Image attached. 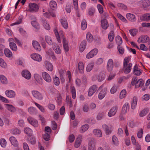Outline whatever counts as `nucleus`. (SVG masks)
I'll use <instances>...</instances> for the list:
<instances>
[{"label": "nucleus", "mask_w": 150, "mask_h": 150, "mask_svg": "<svg viewBox=\"0 0 150 150\" xmlns=\"http://www.w3.org/2000/svg\"><path fill=\"white\" fill-rule=\"evenodd\" d=\"M78 69L80 73H83L84 72V66L82 62H79L78 65Z\"/></svg>", "instance_id": "obj_32"}, {"label": "nucleus", "mask_w": 150, "mask_h": 150, "mask_svg": "<svg viewBox=\"0 0 150 150\" xmlns=\"http://www.w3.org/2000/svg\"><path fill=\"white\" fill-rule=\"evenodd\" d=\"M117 6L120 8L122 9L123 10H126L127 9V7L125 4L121 3H119L117 4Z\"/></svg>", "instance_id": "obj_60"}, {"label": "nucleus", "mask_w": 150, "mask_h": 150, "mask_svg": "<svg viewBox=\"0 0 150 150\" xmlns=\"http://www.w3.org/2000/svg\"><path fill=\"white\" fill-rule=\"evenodd\" d=\"M6 96L9 98H13L16 96V93L13 91L11 90H8L5 92Z\"/></svg>", "instance_id": "obj_8"}, {"label": "nucleus", "mask_w": 150, "mask_h": 150, "mask_svg": "<svg viewBox=\"0 0 150 150\" xmlns=\"http://www.w3.org/2000/svg\"><path fill=\"white\" fill-rule=\"evenodd\" d=\"M22 76L27 79H29L31 77L30 73L28 70H24L22 72Z\"/></svg>", "instance_id": "obj_16"}, {"label": "nucleus", "mask_w": 150, "mask_h": 150, "mask_svg": "<svg viewBox=\"0 0 150 150\" xmlns=\"http://www.w3.org/2000/svg\"><path fill=\"white\" fill-rule=\"evenodd\" d=\"M141 19L144 21H149L150 20V13H146L143 15Z\"/></svg>", "instance_id": "obj_45"}, {"label": "nucleus", "mask_w": 150, "mask_h": 150, "mask_svg": "<svg viewBox=\"0 0 150 150\" xmlns=\"http://www.w3.org/2000/svg\"><path fill=\"white\" fill-rule=\"evenodd\" d=\"M113 62L112 59H110L108 61L107 66V69L109 71H111L113 67Z\"/></svg>", "instance_id": "obj_9"}, {"label": "nucleus", "mask_w": 150, "mask_h": 150, "mask_svg": "<svg viewBox=\"0 0 150 150\" xmlns=\"http://www.w3.org/2000/svg\"><path fill=\"white\" fill-rule=\"evenodd\" d=\"M34 76L36 81L38 83H39L42 80L41 76L38 74H35Z\"/></svg>", "instance_id": "obj_53"}, {"label": "nucleus", "mask_w": 150, "mask_h": 150, "mask_svg": "<svg viewBox=\"0 0 150 150\" xmlns=\"http://www.w3.org/2000/svg\"><path fill=\"white\" fill-rule=\"evenodd\" d=\"M53 45V48L55 52L57 54H60L61 52V50L59 46L55 43Z\"/></svg>", "instance_id": "obj_25"}, {"label": "nucleus", "mask_w": 150, "mask_h": 150, "mask_svg": "<svg viewBox=\"0 0 150 150\" xmlns=\"http://www.w3.org/2000/svg\"><path fill=\"white\" fill-rule=\"evenodd\" d=\"M9 45L10 48L12 50L16 51L17 50V48L16 45L14 43L11 44Z\"/></svg>", "instance_id": "obj_55"}, {"label": "nucleus", "mask_w": 150, "mask_h": 150, "mask_svg": "<svg viewBox=\"0 0 150 150\" xmlns=\"http://www.w3.org/2000/svg\"><path fill=\"white\" fill-rule=\"evenodd\" d=\"M129 108V104L128 103H125L123 105L122 108V111L124 113H126L127 110H128Z\"/></svg>", "instance_id": "obj_29"}, {"label": "nucleus", "mask_w": 150, "mask_h": 150, "mask_svg": "<svg viewBox=\"0 0 150 150\" xmlns=\"http://www.w3.org/2000/svg\"><path fill=\"white\" fill-rule=\"evenodd\" d=\"M108 38L111 42H112L114 38V32L113 30H112L109 33L108 35Z\"/></svg>", "instance_id": "obj_38"}, {"label": "nucleus", "mask_w": 150, "mask_h": 150, "mask_svg": "<svg viewBox=\"0 0 150 150\" xmlns=\"http://www.w3.org/2000/svg\"><path fill=\"white\" fill-rule=\"evenodd\" d=\"M31 57L34 60L38 62L42 60V57L40 54L37 53H33L31 55Z\"/></svg>", "instance_id": "obj_12"}, {"label": "nucleus", "mask_w": 150, "mask_h": 150, "mask_svg": "<svg viewBox=\"0 0 150 150\" xmlns=\"http://www.w3.org/2000/svg\"><path fill=\"white\" fill-rule=\"evenodd\" d=\"M126 16L127 18L131 22H134L136 21V16L133 14L131 13H128L126 14Z\"/></svg>", "instance_id": "obj_15"}, {"label": "nucleus", "mask_w": 150, "mask_h": 150, "mask_svg": "<svg viewBox=\"0 0 150 150\" xmlns=\"http://www.w3.org/2000/svg\"><path fill=\"white\" fill-rule=\"evenodd\" d=\"M60 21L62 26L65 29H67L68 26V25L66 18L64 17L62 18L60 20Z\"/></svg>", "instance_id": "obj_23"}, {"label": "nucleus", "mask_w": 150, "mask_h": 150, "mask_svg": "<svg viewBox=\"0 0 150 150\" xmlns=\"http://www.w3.org/2000/svg\"><path fill=\"white\" fill-rule=\"evenodd\" d=\"M115 40L118 46L120 45L122 42V38L119 35L117 36L115 38Z\"/></svg>", "instance_id": "obj_42"}, {"label": "nucleus", "mask_w": 150, "mask_h": 150, "mask_svg": "<svg viewBox=\"0 0 150 150\" xmlns=\"http://www.w3.org/2000/svg\"><path fill=\"white\" fill-rule=\"evenodd\" d=\"M29 9L28 11L30 12H34L38 11L39 9V6L34 3H30L29 4Z\"/></svg>", "instance_id": "obj_1"}, {"label": "nucleus", "mask_w": 150, "mask_h": 150, "mask_svg": "<svg viewBox=\"0 0 150 150\" xmlns=\"http://www.w3.org/2000/svg\"><path fill=\"white\" fill-rule=\"evenodd\" d=\"M117 17L123 22H124L125 23L127 22V20H126V19L124 17L122 16L120 14L117 13Z\"/></svg>", "instance_id": "obj_59"}, {"label": "nucleus", "mask_w": 150, "mask_h": 150, "mask_svg": "<svg viewBox=\"0 0 150 150\" xmlns=\"http://www.w3.org/2000/svg\"><path fill=\"white\" fill-rule=\"evenodd\" d=\"M42 78L47 82H50L52 81V79L49 74L46 72L42 73Z\"/></svg>", "instance_id": "obj_4"}, {"label": "nucleus", "mask_w": 150, "mask_h": 150, "mask_svg": "<svg viewBox=\"0 0 150 150\" xmlns=\"http://www.w3.org/2000/svg\"><path fill=\"white\" fill-rule=\"evenodd\" d=\"M98 52L97 49L96 48L93 49L87 54L86 58L89 59L93 57L97 54Z\"/></svg>", "instance_id": "obj_3"}, {"label": "nucleus", "mask_w": 150, "mask_h": 150, "mask_svg": "<svg viewBox=\"0 0 150 150\" xmlns=\"http://www.w3.org/2000/svg\"><path fill=\"white\" fill-rule=\"evenodd\" d=\"M86 37L87 40L88 42H91L93 40V36L90 33H87Z\"/></svg>", "instance_id": "obj_44"}, {"label": "nucleus", "mask_w": 150, "mask_h": 150, "mask_svg": "<svg viewBox=\"0 0 150 150\" xmlns=\"http://www.w3.org/2000/svg\"><path fill=\"white\" fill-rule=\"evenodd\" d=\"M53 82L54 84L56 86H58L60 83L59 79V78L56 76L54 77Z\"/></svg>", "instance_id": "obj_49"}, {"label": "nucleus", "mask_w": 150, "mask_h": 150, "mask_svg": "<svg viewBox=\"0 0 150 150\" xmlns=\"http://www.w3.org/2000/svg\"><path fill=\"white\" fill-rule=\"evenodd\" d=\"M4 54L6 57H10L12 56V53L11 51L8 48H6L4 50Z\"/></svg>", "instance_id": "obj_34"}, {"label": "nucleus", "mask_w": 150, "mask_h": 150, "mask_svg": "<svg viewBox=\"0 0 150 150\" xmlns=\"http://www.w3.org/2000/svg\"><path fill=\"white\" fill-rule=\"evenodd\" d=\"M50 8L52 10H54L57 7V4L55 1H50Z\"/></svg>", "instance_id": "obj_48"}, {"label": "nucleus", "mask_w": 150, "mask_h": 150, "mask_svg": "<svg viewBox=\"0 0 150 150\" xmlns=\"http://www.w3.org/2000/svg\"><path fill=\"white\" fill-rule=\"evenodd\" d=\"M97 8L100 13L102 14L103 13V8L102 5L100 4H98L97 5Z\"/></svg>", "instance_id": "obj_62"}, {"label": "nucleus", "mask_w": 150, "mask_h": 150, "mask_svg": "<svg viewBox=\"0 0 150 150\" xmlns=\"http://www.w3.org/2000/svg\"><path fill=\"white\" fill-rule=\"evenodd\" d=\"M43 25L45 28L47 30H49L50 29V27L49 24L47 23L46 21L45 20L43 23Z\"/></svg>", "instance_id": "obj_64"}, {"label": "nucleus", "mask_w": 150, "mask_h": 150, "mask_svg": "<svg viewBox=\"0 0 150 150\" xmlns=\"http://www.w3.org/2000/svg\"><path fill=\"white\" fill-rule=\"evenodd\" d=\"M24 129L25 133L28 134V135H29L32 134V131L29 128L26 127L24 128Z\"/></svg>", "instance_id": "obj_54"}, {"label": "nucleus", "mask_w": 150, "mask_h": 150, "mask_svg": "<svg viewBox=\"0 0 150 150\" xmlns=\"http://www.w3.org/2000/svg\"><path fill=\"white\" fill-rule=\"evenodd\" d=\"M44 66L49 71H52L53 69V66L52 64L50 62L45 61L44 62Z\"/></svg>", "instance_id": "obj_19"}, {"label": "nucleus", "mask_w": 150, "mask_h": 150, "mask_svg": "<svg viewBox=\"0 0 150 150\" xmlns=\"http://www.w3.org/2000/svg\"><path fill=\"white\" fill-rule=\"evenodd\" d=\"M82 140V135H79L75 142L74 146L76 148H77L80 146Z\"/></svg>", "instance_id": "obj_11"}, {"label": "nucleus", "mask_w": 150, "mask_h": 150, "mask_svg": "<svg viewBox=\"0 0 150 150\" xmlns=\"http://www.w3.org/2000/svg\"><path fill=\"white\" fill-rule=\"evenodd\" d=\"M137 97L134 96L132 101L131 107L132 109L134 110L135 108L137 106Z\"/></svg>", "instance_id": "obj_24"}, {"label": "nucleus", "mask_w": 150, "mask_h": 150, "mask_svg": "<svg viewBox=\"0 0 150 150\" xmlns=\"http://www.w3.org/2000/svg\"><path fill=\"white\" fill-rule=\"evenodd\" d=\"M112 143L116 146H118L119 141L117 137L115 135H113L112 137Z\"/></svg>", "instance_id": "obj_39"}, {"label": "nucleus", "mask_w": 150, "mask_h": 150, "mask_svg": "<svg viewBox=\"0 0 150 150\" xmlns=\"http://www.w3.org/2000/svg\"><path fill=\"white\" fill-rule=\"evenodd\" d=\"M63 44L64 49L65 51L68 52L69 51V47L67 42L65 39L63 38Z\"/></svg>", "instance_id": "obj_33"}, {"label": "nucleus", "mask_w": 150, "mask_h": 150, "mask_svg": "<svg viewBox=\"0 0 150 150\" xmlns=\"http://www.w3.org/2000/svg\"><path fill=\"white\" fill-rule=\"evenodd\" d=\"M11 144L15 147H18V144L16 139L13 136L9 138Z\"/></svg>", "instance_id": "obj_20"}, {"label": "nucleus", "mask_w": 150, "mask_h": 150, "mask_svg": "<svg viewBox=\"0 0 150 150\" xmlns=\"http://www.w3.org/2000/svg\"><path fill=\"white\" fill-rule=\"evenodd\" d=\"M105 113L104 112H102L98 115L97 118L98 120H100L105 117Z\"/></svg>", "instance_id": "obj_52"}, {"label": "nucleus", "mask_w": 150, "mask_h": 150, "mask_svg": "<svg viewBox=\"0 0 150 150\" xmlns=\"http://www.w3.org/2000/svg\"><path fill=\"white\" fill-rule=\"evenodd\" d=\"M138 83H139L138 85L137 84L135 86L136 88L142 86L144 84V82L143 81L142 79H140L138 80Z\"/></svg>", "instance_id": "obj_58"}, {"label": "nucleus", "mask_w": 150, "mask_h": 150, "mask_svg": "<svg viewBox=\"0 0 150 150\" xmlns=\"http://www.w3.org/2000/svg\"><path fill=\"white\" fill-rule=\"evenodd\" d=\"M87 23L85 19H83L81 23V28L82 30H85L87 28Z\"/></svg>", "instance_id": "obj_51"}, {"label": "nucleus", "mask_w": 150, "mask_h": 150, "mask_svg": "<svg viewBox=\"0 0 150 150\" xmlns=\"http://www.w3.org/2000/svg\"><path fill=\"white\" fill-rule=\"evenodd\" d=\"M105 74L104 72L100 73L97 76V79L98 81L101 82L103 81L105 78Z\"/></svg>", "instance_id": "obj_31"}, {"label": "nucleus", "mask_w": 150, "mask_h": 150, "mask_svg": "<svg viewBox=\"0 0 150 150\" xmlns=\"http://www.w3.org/2000/svg\"><path fill=\"white\" fill-rule=\"evenodd\" d=\"M132 64L129 63L128 65L125 67H123V70L124 71V72L125 74H127L129 73L132 69Z\"/></svg>", "instance_id": "obj_18"}, {"label": "nucleus", "mask_w": 150, "mask_h": 150, "mask_svg": "<svg viewBox=\"0 0 150 150\" xmlns=\"http://www.w3.org/2000/svg\"><path fill=\"white\" fill-rule=\"evenodd\" d=\"M89 127V126L88 124L83 125L80 128V132L81 133H83L87 130Z\"/></svg>", "instance_id": "obj_35"}, {"label": "nucleus", "mask_w": 150, "mask_h": 150, "mask_svg": "<svg viewBox=\"0 0 150 150\" xmlns=\"http://www.w3.org/2000/svg\"><path fill=\"white\" fill-rule=\"evenodd\" d=\"M71 90L72 98L73 99H75L76 97V92L75 87L74 86H72L71 88Z\"/></svg>", "instance_id": "obj_50"}, {"label": "nucleus", "mask_w": 150, "mask_h": 150, "mask_svg": "<svg viewBox=\"0 0 150 150\" xmlns=\"http://www.w3.org/2000/svg\"><path fill=\"white\" fill-rule=\"evenodd\" d=\"M149 37L147 35H142L140 36L137 40V42L139 43L146 42L149 39Z\"/></svg>", "instance_id": "obj_13"}, {"label": "nucleus", "mask_w": 150, "mask_h": 150, "mask_svg": "<svg viewBox=\"0 0 150 150\" xmlns=\"http://www.w3.org/2000/svg\"><path fill=\"white\" fill-rule=\"evenodd\" d=\"M129 33L132 36H134L136 35L137 31L136 29H133L129 30Z\"/></svg>", "instance_id": "obj_63"}, {"label": "nucleus", "mask_w": 150, "mask_h": 150, "mask_svg": "<svg viewBox=\"0 0 150 150\" xmlns=\"http://www.w3.org/2000/svg\"><path fill=\"white\" fill-rule=\"evenodd\" d=\"M89 107L88 104H85L82 107V110L84 112H87L89 110Z\"/></svg>", "instance_id": "obj_61"}, {"label": "nucleus", "mask_w": 150, "mask_h": 150, "mask_svg": "<svg viewBox=\"0 0 150 150\" xmlns=\"http://www.w3.org/2000/svg\"><path fill=\"white\" fill-rule=\"evenodd\" d=\"M45 40L46 42L50 45L54 44L51 38L47 35L45 36Z\"/></svg>", "instance_id": "obj_40"}, {"label": "nucleus", "mask_w": 150, "mask_h": 150, "mask_svg": "<svg viewBox=\"0 0 150 150\" xmlns=\"http://www.w3.org/2000/svg\"><path fill=\"white\" fill-rule=\"evenodd\" d=\"M102 127L105 130V133L107 135L110 134L112 132V128L105 124H104L102 125Z\"/></svg>", "instance_id": "obj_22"}, {"label": "nucleus", "mask_w": 150, "mask_h": 150, "mask_svg": "<svg viewBox=\"0 0 150 150\" xmlns=\"http://www.w3.org/2000/svg\"><path fill=\"white\" fill-rule=\"evenodd\" d=\"M0 66L3 68H6L7 67V65L6 63L5 62L4 60L0 58Z\"/></svg>", "instance_id": "obj_41"}, {"label": "nucleus", "mask_w": 150, "mask_h": 150, "mask_svg": "<svg viewBox=\"0 0 150 150\" xmlns=\"http://www.w3.org/2000/svg\"><path fill=\"white\" fill-rule=\"evenodd\" d=\"M101 26L102 28L104 30H106L109 27V24L108 21L105 19H103L100 21Z\"/></svg>", "instance_id": "obj_5"}, {"label": "nucleus", "mask_w": 150, "mask_h": 150, "mask_svg": "<svg viewBox=\"0 0 150 150\" xmlns=\"http://www.w3.org/2000/svg\"><path fill=\"white\" fill-rule=\"evenodd\" d=\"M94 64L93 63L89 64L87 66L86 68V70L87 72H90L94 66Z\"/></svg>", "instance_id": "obj_43"}, {"label": "nucleus", "mask_w": 150, "mask_h": 150, "mask_svg": "<svg viewBox=\"0 0 150 150\" xmlns=\"http://www.w3.org/2000/svg\"><path fill=\"white\" fill-rule=\"evenodd\" d=\"M0 80L1 82L4 84L7 83L8 81L6 78L3 75H1L0 76Z\"/></svg>", "instance_id": "obj_47"}, {"label": "nucleus", "mask_w": 150, "mask_h": 150, "mask_svg": "<svg viewBox=\"0 0 150 150\" xmlns=\"http://www.w3.org/2000/svg\"><path fill=\"white\" fill-rule=\"evenodd\" d=\"M27 120L28 122L34 127H37L38 125V121L34 118L29 117L27 118Z\"/></svg>", "instance_id": "obj_10"}, {"label": "nucleus", "mask_w": 150, "mask_h": 150, "mask_svg": "<svg viewBox=\"0 0 150 150\" xmlns=\"http://www.w3.org/2000/svg\"><path fill=\"white\" fill-rule=\"evenodd\" d=\"M98 88V86L96 85H93L91 86L88 89V96H92L97 91Z\"/></svg>", "instance_id": "obj_2"}, {"label": "nucleus", "mask_w": 150, "mask_h": 150, "mask_svg": "<svg viewBox=\"0 0 150 150\" xmlns=\"http://www.w3.org/2000/svg\"><path fill=\"white\" fill-rule=\"evenodd\" d=\"M106 89H103L101 91L98 95V97L99 99H103L105 96L106 93Z\"/></svg>", "instance_id": "obj_28"}, {"label": "nucleus", "mask_w": 150, "mask_h": 150, "mask_svg": "<svg viewBox=\"0 0 150 150\" xmlns=\"http://www.w3.org/2000/svg\"><path fill=\"white\" fill-rule=\"evenodd\" d=\"M117 110L118 107L117 106L113 107L109 110L108 113V116L109 117L114 116L116 114Z\"/></svg>", "instance_id": "obj_7"}, {"label": "nucleus", "mask_w": 150, "mask_h": 150, "mask_svg": "<svg viewBox=\"0 0 150 150\" xmlns=\"http://www.w3.org/2000/svg\"><path fill=\"white\" fill-rule=\"evenodd\" d=\"M126 91L125 89L122 90L120 93V97L121 99H122L124 98L126 95Z\"/></svg>", "instance_id": "obj_56"}, {"label": "nucleus", "mask_w": 150, "mask_h": 150, "mask_svg": "<svg viewBox=\"0 0 150 150\" xmlns=\"http://www.w3.org/2000/svg\"><path fill=\"white\" fill-rule=\"evenodd\" d=\"M149 109L146 108L142 110L139 114V116L140 117H142L145 116L149 112Z\"/></svg>", "instance_id": "obj_37"}, {"label": "nucleus", "mask_w": 150, "mask_h": 150, "mask_svg": "<svg viewBox=\"0 0 150 150\" xmlns=\"http://www.w3.org/2000/svg\"><path fill=\"white\" fill-rule=\"evenodd\" d=\"M28 142L32 144H35L36 141L35 137L33 136H30L28 138Z\"/></svg>", "instance_id": "obj_46"}, {"label": "nucleus", "mask_w": 150, "mask_h": 150, "mask_svg": "<svg viewBox=\"0 0 150 150\" xmlns=\"http://www.w3.org/2000/svg\"><path fill=\"white\" fill-rule=\"evenodd\" d=\"M93 133L94 135L98 137H101L102 136V132L99 129H93Z\"/></svg>", "instance_id": "obj_21"}, {"label": "nucleus", "mask_w": 150, "mask_h": 150, "mask_svg": "<svg viewBox=\"0 0 150 150\" xmlns=\"http://www.w3.org/2000/svg\"><path fill=\"white\" fill-rule=\"evenodd\" d=\"M32 44L33 47L36 50L40 51L41 50V47L38 42L34 41Z\"/></svg>", "instance_id": "obj_27"}, {"label": "nucleus", "mask_w": 150, "mask_h": 150, "mask_svg": "<svg viewBox=\"0 0 150 150\" xmlns=\"http://www.w3.org/2000/svg\"><path fill=\"white\" fill-rule=\"evenodd\" d=\"M95 140L93 139H92L90 140L88 144V150H96V147L95 144Z\"/></svg>", "instance_id": "obj_6"}, {"label": "nucleus", "mask_w": 150, "mask_h": 150, "mask_svg": "<svg viewBox=\"0 0 150 150\" xmlns=\"http://www.w3.org/2000/svg\"><path fill=\"white\" fill-rule=\"evenodd\" d=\"M32 93L33 96L36 99L39 100L42 99L43 98L42 95L38 91H32Z\"/></svg>", "instance_id": "obj_14"}, {"label": "nucleus", "mask_w": 150, "mask_h": 150, "mask_svg": "<svg viewBox=\"0 0 150 150\" xmlns=\"http://www.w3.org/2000/svg\"><path fill=\"white\" fill-rule=\"evenodd\" d=\"M0 144L1 146L3 147H5L6 145V142L4 139H1L0 140Z\"/></svg>", "instance_id": "obj_57"}, {"label": "nucleus", "mask_w": 150, "mask_h": 150, "mask_svg": "<svg viewBox=\"0 0 150 150\" xmlns=\"http://www.w3.org/2000/svg\"><path fill=\"white\" fill-rule=\"evenodd\" d=\"M86 42L85 40H83L81 42L79 46V51L80 52H82L85 49L86 46Z\"/></svg>", "instance_id": "obj_30"}, {"label": "nucleus", "mask_w": 150, "mask_h": 150, "mask_svg": "<svg viewBox=\"0 0 150 150\" xmlns=\"http://www.w3.org/2000/svg\"><path fill=\"white\" fill-rule=\"evenodd\" d=\"M141 4L144 8H147L150 6V1L149 0H142Z\"/></svg>", "instance_id": "obj_26"}, {"label": "nucleus", "mask_w": 150, "mask_h": 150, "mask_svg": "<svg viewBox=\"0 0 150 150\" xmlns=\"http://www.w3.org/2000/svg\"><path fill=\"white\" fill-rule=\"evenodd\" d=\"M28 111L30 114L33 115L36 114L37 112L36 109L32 107L28 108Z\"/></svg>", "instance_id": "obj_36"}, {"label": "nucleus", "mask_w": 150, "mask_h": 150, "mask_svg": "<svg viewBox=\"0 0 150 150\" xmlns=\"http://www.w3.org/2000/svg\"><path fill=\"white\" fill-rule=\"evenodd\" d=\"M6 108L10 112L13 113L15 112L16 110L15 107L12 105L8 104H5Z\"/></svg>", "instance_id": "obj_17"}]
</instances>
